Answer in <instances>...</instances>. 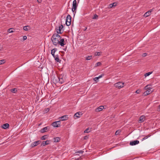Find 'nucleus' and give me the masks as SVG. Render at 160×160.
<instances>
[{
	"label": "nucleus",
	"mask_w": 160,
	"mask_h": 160,
	"mask_svg": "<svg viewBox=\"0 0 160 160\" xmlns=\"http://www.w3.org/2000/svg\"><path fill=\"white\" fill-rule=\"evenodd\" d=\"M51 40L54 46L60 45L61 46H63L65 45L64 39L61 38L60 36L58 34H53Z\"/></svg>",
	"instance_id": "1"
},
{
	"label": "nucleus",
	"mask_w": 160,
	"mask_h": 160,
	"mask_svg": "<svg viewBox=\"0 0 160 160\" xmlns=\"http://www.w3.org/2000/svg\"><path fill=\"white\" fill-rule=\"evenodd\" d=\"M53 80H55L56 83L59 82L62 84L65 81V78L63 75H61L54 78Z\"/></svg>",
	"instance_id": "2"
},
{
	"label": "nucleus",
	"mask_w": 160,
	"mask_h": 160,
	"mask_svg": "<svg viewBox=\"0 0 160 160\" xmlns=\"http://www.w3.org/2000/svg\"><path fill=\"white\" fill-rule=\"evenodd\" d=\"M71 16L68 14L67 17V19L66 21V24L67 26H69L71 23Z\"/></svg>",
	"instance_id": "3"
},
{
	"label": "nucleus",
	"mask_w": 160,
	"mask_h": 160,
	"mask_svg": "<svg viewBox=\"0 0 160 160\" xmlns=\"http://www.w3.org/2000/svg\"><path fill=\"white\" fill-rule=\"evenodd\" d=\"M124 83L121 82H118L114 84V86L119 88H121L124 86Z\"/></svg>",
	"instance_id": "4"
},
{
	"label": "nucleus",
	"mask_w": 160,
	"mask_h": 160,
	"mask_svg": "<svg viewBox=\"0 0 160 160\" xmlns=\"http://www.w3.org/2000/svg\"><path fill=\"white\" fill-rule=\"evenodd\" d=\"M77 7V1L76 0H74L72 3V11L74 12V11L76 9Z\"/></svg>",
	"instance_id": "5"
},
{
	"label": "nucleus",
	"mask_w": 160,
	"mask_h": 160,
	"mask_svg": "<svg viewBox=\"0 0 160 160\" xmlns=\"http://www.w3.org/2000/svg\"><path fill=\"white\" fill-rule=\"evenodd\" d=\"M60 121H58L53 122L52 125L54 127H59L60 126Z\"/></svg>",
	"instance_id": "6"
},
{
	"label": "nucleus",
	"mask_w": 160,
	"mask_h": 160,
	"mask_svg": "<svg viewBox=\"0 0 160 160\" xmlns=\"http://www.w3.org/2000/svg\"><path fill=\"white\" fill-rule=\"evenodd\" d=\"M40 142L41 141L39 140L34 142L32 143L31 146L32 147H34L38 145Z\"/></svg>",
	"instance_id": "7"
},
{
	"label": "nucleus",
	"mask_w": 160,
	"mask_h": 160,
	"mask_svg": "<svg viewBox=\"0 0 160 160\" xmlns=\"http://www.w3.org/2000/svg\"><path fill=\"white\" fill-rule=\"evenodd\" d=\"M68 115H65L61 116L59 118V119L61 121H65L68 119Z\"/></svg>",
	"instance_id": "8"
},
{
	"label": "nucleus",
	"mask_w": 160,
	"mask_h": 160,
	"mask_svg": "<svg viewBox=\"0 0 160 160\" xmlns=\"http://www.w3.org/2000/svg\"><path fill=\"white\" fill-rule=\"evenodd\" d=\"M145 117L144 115H142L140 117L139 120H138V122L139 123L145 121Z\"/></svg>",
	"instance_id": "9"
},
{
	"label": "nucleus",
	"mask_w": 160,
	"mask_h": 160,
	"mask_svg": "<svg viewBox=\"0 0 160 160\" xmlns=\"http://www.w3.org/2000/svg\"><path fill=\"white\" fill-rule=\"evenodd\" d=\"M139 141L138 140H135L130 142V145L131 146L135 145L139 143Z\"/></svg>",
	"instance_id": "10"
},
{
	"label": "nucleus",
	"mask_w": 160,
	"mask_h": 160,
	"mask_svg": "<svg viewBox=\"0 0 160 160\" xmlns=\"http://www.w3.org/2000/svg\"><path fill=\"white\" fill-rule=\"evenodd\" d=\"M63 28V26L62 24H61L58 27V29L57 30V34H61L62 32H61V31Z\"/></svg>",
	"instance_id": "11"
},
{
	"label": "nucleus",
	"mask_w": 160,
	"mask_h": 160,
	"mask_svg": "<svg viewBox=\"0 0 160 160\" xmlns=\"http://www.w3.org/2000/svg\"><path fill=\"white\" fill-rule=\"evenodd\" d=\"M152 89H149L147 90L145 92L143 93V94L144 96H147L152 92L151 90Z\"/></svg>",
	"instance_id": "12"
},
{
	"label": "nucleus",
	"mask_w": 160,
	"mask_h": 160,
	"mask_svg": "<svg viewBox=\"0 0 160 160\" xmlns=\"http://www.w3.org/2000/svg\"><path fill=\"white\" fill-rule=\"evenodd\" d=\"M103 106H101L98 107V108H97L95 110V111L96 112H100V111H101L103 109Z\"/></svg>",
	"instance_id": "13"
},
{
	"label": "nucleus",
	"mask_w": 160,
	"mask_h": 160,
	"mask_svg": "<svg viewBox=\"0 0 160 160\" xmlns=\"http://www.w3.org/2000/svg\"><path fill=\"white\" fill-rule=\"evenodd\" d=\"M81 112H79L76 113L74 115V117L77 118H79L80 117V115H82Z\"/></svg>",
	"instance_id": "14"
},
{
	"label": "nucleus",
	"mask_w": 160,
	"mask_h": 160,
	"mask_svg": "<svg viewBox=\"0 0 160 160\" xmlns=\"http://www.w3.org/2000/svg\"><path fill=\"white\" fill-rule=\"evenodd\" d=\"M9 125L8 123H5L2 125L1 127L4 129H6L8 127Z\"/></svg>",
	"instance_id": "15"
},
{
	"label": "nucleus",
	"mask_w": 160,
	"mask_h": 160,
	"mask_svg": "<svg viewBox=\"0 0 160 160\" xmlns=\"http://www.w3.org/2000/svg\"><path fill=\"white\" fill-rule=\"evenodd\" d=\"M49 141H43L42 142V143L41 144V146H45L46 145H48L49 144L48 142Z\"/></svg>",
	"instance_id": "16"
},
{
	"label": "nucleus",
	"mask_w": 160,
	"mask_h": 160,
	"mask_svg": "<svg viewBox=\"0 0 160 160\" xmlns=\"http://www.w3.org/2000/svg\"><path fill=\"white\" fill-rule=\"evenodd\" d=\"M54 58L55 59V60L57 62H60L61 60H60L58 58V55H56L54 57Z\"/></svg>",
	"instance_id": "17"
},
{
	"label": "nucleus",
	"mask_w": 160,
	"mask_h": 160,
	"mask_svg": "<svg viewBox=\"0 0 160 160\" xmlns=\"http://www.w3.org/2000/svg\"><path fill=\"white\" fill-rule=\"evenodd\" d=\"M48 130V127H45L41 130V132H47Z\"/></svg>",
	"instance_id": "18"
},
{
	"label": "nucleus",
	"mask_w": 160,
	"mask_h": 160,
	"mask_svg": "<svg viewBox=\"0 0 160 160\" xmlns=\"http://www.w3.org/2000/svg\"><path fill=\"white\" fill-rule=\"evenodd\" d=\"M151 86V85L149 84L148 85L144 87V89L145 90H148V89H152Z\"/></svg>",
	"instance_id": "19"
},
{
	"label": "nucleus",
	"mask_w": 160,
	"mask_h": 160,
	"mask_svg": "<svg viewBox=\"0 0 160 160\" xmlns=\"http://www.w3.org/2000/svg\"><path fill=\"white\" fill-rule=\"evenodd\" d=\"M60 138L59 137H56L54 138V142H58L60 140Z\"/></svg>",
	"instance_id": "20"
},
{
	"label": "nucleus",
	"mask_w": 160,
	"mask_h": 160,
	"mask_svg": "<svg viewBox=\"0 0 160 160\" xmlns=\"http://www.w3.org/2000/svg\"><path fill=\"white\" fill-rule=\"evenodd\" d=\"M151 14L148 12H146L144 15V16L145 17H147L149 16Z\"/></svg>",
	"instance_id": "21"
},
{
	"label": "nucleus",
	"mask_w": 160,
	"mask_h": 160,
	"mask_svg": "<svg viewBox=\"0 0 160 160\" xmlns=\"http://www.w3.org/2000/svg\"><path fill=\"white\" fill-rule=\"evenodd\" d=\"M57 50V49L54 48L52 49L51 51V53L52 54H54L55 53V52Z\"/></svg>",
	"instance_id": "22"
},
{
	"label": "nucleus",
	"mask_w": 160,
	"mask_h": 160,
	"mask_svg": "<svg viewBox=\"0 0 160 160\" xmlns=\"http://www.w3.org/2000/svg\"><path fill=\"white\" fill-rule=\"evenodd\" d=\"M92 56H88L86 57V59L87 60H89L92 58Z\"/></svg>",
	"instance_id": "23"
},
{
	"label": "nucleus",
	"mask_w": 160,
	"mask_h": 160,
	"mask_svg": "<svg viewBox=\"0 0 160 160\" xmlns=\"http://www.w3.org/2000/svg\"><path fill=\"white\" fill-rule=\"evenodd\" d=\"M151 135H148L146 136H145V137H144V138H143L142 139V141H144V140L147 139V138H148L149 137H150L151 136Z\"/></svg>",
	"instance_id": "24"
},
{
	"label": "nucleus",
	"mask_w": 160,
	"mask_h": 160,
	"mask_svg": "<svg viewBox=\"0 0 160 160\" xmlns=\"http://www.w3.org/2000/svg\"><path fill=\"white\" fill-rule=\"evenodd\" d=\"M116 4L115 3H113L112 4H110L109 5V7L110 8L113 7L114 6H115Z\"/></svg>",
	"instance_id": "25"
},
{
	"label": "nucleus",
	"mask_w": 160,
	"mask_h": 160,
	"mask_svg": "<svg viewBox=\"0 0 160 160\" xmlns=\"http://www.w3.org/2000/svg\"><path fill=\"white\" fill-rule=\"evenodd\" d=\"M47 138V136L44 135L41 137V139L42 140H45Z\"/></svg>",
	"instance_id": "26"
},
{
	"label": "nucleus",
	"mask_w": 160,
	"mask_h": 160,
	"mask_svg": "<svg viewBox=\"0 0 160 160\" xmlns=\"http://www.w3.org/2000/svg\"><path fill=\"white\" fill-rule=\"evenodd\" d=\"M5 60L4 59L0 60V65L5 63Z\"/></svg>",
	"instance_id": "27"
},
{
	"label": "nucleus",
	"mask_w": 160,
	"mask_h": 160,
	"mask_svg": "<svg viewBox=\"0 0 160 160\" xmlns=\"http://www.w3.org/2000/svg\"><path fill=\"white\" fill-rule=\"evenodd\" d=\"M152 73V72H149L148 73H146L145 74V77H147L148 76H149Z\"/></svg>",
	"instance_id": "28"
},
{
	"label": "nucleus",
	"mask_w": 160,
	"mask_h": 160,
	"mask_svg": "<svg viewBox=\"0 0 160 160\" xmlns=\"http://www.w3.org/2000/svg\"><path fill=\"white\" fill-rule=\"evenodd\" d=\"M11 91L13 93H15L17 91V89L16 88H13L11 89Z\"/></svg>",
	"instance_id": "29"
},
{
	"label": "nucleus",
	"mask_w": 160,
	"mask_h": 160,
	"mask_svg": "<svg viewBox=\"0 0 160 160\" xmlns=\"http://www.w3.org/2000/svg\"><path fill=\"white\" fill-rule=\"evenodd\" d=\"M101 65V63L100 62H97L95 64V67H97L98 66H99Z\"/></svg>",
	"instance_id": "30"
},
{
	"label": "nucleus",
	"mask_w": 160,
	"mask_h": 160,
	"mask_svg": "<svg viewBox=\"0 0 160 160\" xmlns=\"http://www.w3.org/2000/svg\"><path fill=\"white\" fill-rule=\"evenodd\" d=\"M8 32L9 33H12L13 32V31L12 30V28H9L8 30Z\"/></svg>",
	"instance_id": "31"
},
{
	"label": "nucleus",
	"mask_w": 160,
	"mask_h": 160,
	"mask_svg": "<svg viewBox=\"0 0 160 160\" xmlns=\"http://www.w3.org/2000/svg\"><path fill=\"white\" fill-rule=\"evenodd\" d=\"M98 79H99V78H98V77L95 78H93L94 80L96 81V82H97L98 81Z\"/></svg>",
	"instance_id": "32"
},
{
	"label": "nucleus",
	"mask_w": 160,
	"mask_h": 160,
	"mask_svg": "<svg viewBox=\"0 0 160 160\" xmlns=\"http://www.w3.org/2000/svg\"><path fill=\"white\" fill-rule=\"evenodd\" d=\"M98 18V16L97 14H95L94 15L92 19H97Z\"/></svg>",
	"instance_id": "33"
},
{
	"label": "nucleus",
	"mask_w": 160,
	"mask_h": 160,
	"mask_svg": "<svg viewBox=\"0 0 160 160\" xmlns=\"http://www.w3.org/2000/svg\"><path fill=\"white\" fill-rule=\"evenodd\" d=\"M27 27H28V26H24L23 27V29L24 30H25V31H27L28 30V28H27Z\"/></svg>",
	"instance_id": "34"
},
{
	"label": "nucleus",
	"mask_w": 160,
	"mask_h": 160,
	"mask_svg": "<svg viewBox=\"0 0 160 160\" xmlns=\"http://www.w3.org/2000/svg\"><path fill=\"white\" fill-rule=\"evenodd\" d=\"M89 130V129L88 128H87L86 130H85L84 131V133H88L89 132H90V131H88Z\"/></svg>",
	"instance_id": "35"
},
{
	"label": "nucleus",
	"mask_w": 160,
	"mask_h": 160,
	"mask_svg": "<svg viewBox=\"0 0 160 160\" xmlns=\"http://www.w3.org/2000/svg\"><path fill=\"white\" fill-rule=\"evenodd\" d=\"M95 55L96 56H99L100 55V52H97L95 53Z\"/></svg>",
	"instance_id": "36"
},
{
	"label": "nucleus",
	"mask_w": 160,
	"mask_h": 160,
	"mask_svg": "<svg viewBox=\"0 0 160 160\" xmlns=\"http://www.w3.org/2000/svg\"><path fill=\"white\" fill-rule=\"evenodd\" d=\"M120 132H119L118 130L117 131L115 132V135H118L119 134V133H120Z\"/></svg>",
	"instance_id": "37"
},
{
	"label": "nucleus",
	"mask_w": 160,
	"mask_h": 160,
	"mask_svg": "<svg viewBox=\"0 0 160 160\" xmlns=\"http://www.w3.org/2000/svg\"><path fill=\"white\" fill-rule=\"evenodd\" d=\"M49 111V108H46L45 110V112H47Z\"/></svg>",
	"instance_id": "38"
},
{
	"label": "nucleus",
	"mask_w": 160,
	"mask_h": 160,
	"mask_svg": "<svg viewBox=\"0 0 160 160\" xmlns=\"http://www.w3.org/2000/svg\"><path fill=\"white\" fill-rule=\"evenodd\" d=\"M83 152H84V151L81 150V151H78L76 153H81L82 154Z\"/></svg>",
	"instance_id": "39"
},
{
	"label": "nucleus",
	"mask_w": 160,
	"mask_h": 160,
	"mask_svg": "<svg viewBox=\"0 0 160 160\" xmlns=\"http://www.w3.org/2000/svg\"><path fill=\"white\" fill-rule=\"evenodd\" d=\"M147 55V53H143L142 54V56L143 57H144L146 56Z\"/></svg>",
	"instance_id": "40"
},
{
	"label": "nucleus",
	"mask_w": 160,
	"mask_h": 160,
	"mask_svg": "<svg viewBox=\"0 0 160 160\" xmlns=\"http://www.w3.org/2000/svg\"><path fill=\"white\" fill-rule=\"evenodd\" d=\"M104 76V74H102L101 75H100L98 77V78H99V79L102 77V76Z\"/></svg>",
	"instance_id": "41"
},
{
	"label": "nucleus",
	"mask_w": 160,
	"mask_h": 160,
	"mask_svg": "<svg viewBox=\"0 0 160 160\" xmlns=\"http://www.w3.org/2000/svg\"><path fill=\"white\" fill-rule=\"evenodd\" d=\"M140 90L139 89L137 90L136 92H135L137 94H138L140 92Z\"/></svg>",
	"instance_id": "42"
},
{
	"label": "nucleus",
	"mask_w": 160,
	"mask_h": 160,
	"mask_svg": "<svg viewBox=\"0 0 160 160\" xmlns=\"http://www.w3.org/2000/svg\"><path fill=\"white\" fill-rule=\"evenodd\" d=\"M23 40H25L27 39V37L26 36H24L23 37Z\"/></svg>",
	"instance_id": "43"
},
{
	"label": "nucleus",
	"mask_w": 160,
	"mask_h": 160,
	"mask_svg": "<svg viewBox=\"0 0 160 160\" xmlns=\"http://www.w3.org/2000/svg\"><path fill=\"white\" fill-rule=\"evenodd\" d=\"M88 138V136H84V139H87Z\"/></svg>",
	"instance_id": "44"
},
{
	"label": "nucleus",
	"mask_w": 160,
	"mask_h": 160,
	"mask_svg": "<svg viewBox=\"0 0 160 160\" xmlns=\"http://www.w3.org/2000/svg\"><path fill=\"white\" fill-rule=\"evenodd\" d=\"M153 11V9H151L149 10L148 12L151 14V12Z\"/></svg>",
	"instance_id": "45"
},
{
	"label": "nucleus",
	"mask_w": 160,
	"mask_h": 160,
	"mask_svg": "<svg viewBox=\"0 0 160 160\" xmlns=\"http://www.w3.org/2000/svg\"><path fill=\"white\" fill-rule=\"evenodd\" d=\"M37 1L39 3H41L42 2V0H37Z\"/></svg>",
	"instance_id": "46"
},
{
	"label": "nucleus",
	"mask_w": 160,
	"mask_h": 160,
	"mask_svg": "<svg viewBox=\"0 0 160 160\" xmlns=\"http://www.w3.org/2000/svg\"><path fill=\"white\" fill-rule=\"evenodd\" d=\"M158 109L159 110V111H160V105L159 106Z\"/></svg>",
	"instance_id": "47"
},
{
	"label": "nucleus",
	"mask_w": 160,
	"mask_h": 160,
	"mask_svg": "<svg viewBox=\"0 0 160 160\" xmlns=\"http://www.w3.org/2000/svg\"><path fill=\"white\" fill-rule=\"evenodd\" d=\"M66 49H67V47H66L65 49H63V50L66 51Z\"/></svg>",
	"instance_id": "48"
},
{
	"label": "nucleus",
	"mask_w": 160,
	"mask_h": 160,
	"mask_svg": "<svg viewBox=\"0 0 160 160\" xmlns=\"http://www.w3.org/2000/svg\"><path fill=\"white\" fill-rule=\"evenodd\" d=\"M52 56H53V57L54 58V57H55V56L54 54H52Z\"/></svg>",
	"instance_id": "49"
}]
</instances>
